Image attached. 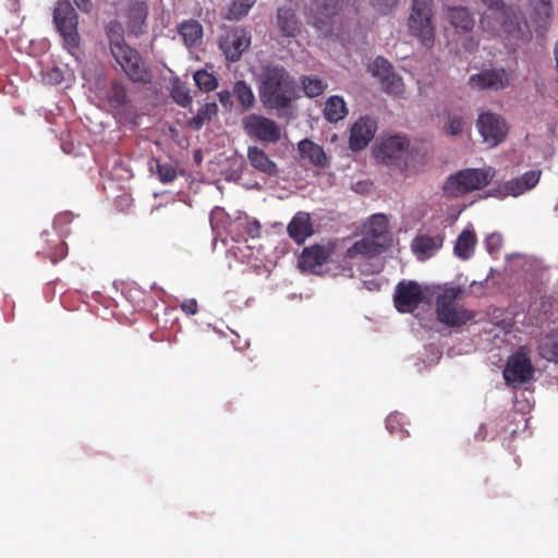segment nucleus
Returning <instances> with one entry per match:
<instances>
[{
	"instance_id": "f257e3e1",
	"label": "nucleus",
	"mask_w": 558,
	"mask_h": 558,
	"mask_svg": "<svg viewBox=\"0 0 558 558\" xmlns=\"http://www.w3.org/2000/svg\"><path fill=\"white\" fill-rule=\"evenodd\" d=\"M495 177H448L442 191L448 197H462L473 191H484L485 197L505 198L519 196L533 189L539 177H515L512 180L500 183L494 181Z\"/></svg>"
},
{
	"instance_id": "f03ea898",
	"label": "nucleus",
	"mask_w": 558,
	"mask_h": 558,
	"mask_svg": "<svg viewBox=\"0 0 558 558\" xmlns=\"http://www.w3.org/2000/svg\"><path fill=\"white\" fill-rule=\"evenodd\" d=\"M481 2L489 10V13H485L481 19L484 31L508 40L510 45L531 38L532 32L523 22L521 14L507 8L504 0H481Z\"/></svg>"
},
{
	"instance_id": "7ed1b4c3",
	"label": "nucleus",
	"mask_w": 558,
	"mask_h": 558,
	"mask_svg": "<svg viewBox=\"0 0 558 558\" xmlns=\"http://www.w3.org/2000/svg\"><path fill=\"white\" fill-rule=\"evenodd\" d=\"M296 84L288 71L278 64H268L259 75L258 94L262 104L268 109L281 110L295 98Z\"/></svg>"
},
{
	"instance_id": "20e7f679",
	"label": "nucleus",
	"mask_w": 558,
	"mask_h": 558,
	"mask_svg": "<svg viewBox=\"0 0 558 558\" xmlns=\"http://www.w3.org/2000/svg\"><path fill=\"white\" fill-rule=\"evenodd\" d=\"M106 29L116 63L132 82L148 83L150 72L138 51L125 43L122 25L118 22H110Z\"/></svg>"
},
{
	"instance_id": "39448f33",
	"label": "nucleus",
	"mask_w": 558,
	"mask_h": 558,
	"mask_svg": "<svg viewBox=\"0 0 558 558\" xmlns=\"http://www.w3.org/2000/svg\"><path fill=\"white\" fill-rule=\"evenodd\" d=\"M463 294V289L457 287H446L435 301L437 319L449 327H461L475 318L473 311L466 310L457 304V300Z\"/></svg>"
},
{
	"instance_id": "423d86ee",
	"label": "nucleus",
	"mask_w": 558,
	"mask_h": 558,
	"mask_svg": "<svg viewBox=\"0 0 558 558\" xmlns=\"http://www.w3.org/2000/svg\"><path fill=\"white\" fill-rule=\"evenodd\" d=\"M432 0H413L408 27L422 46L432 48L435 43L436 29L433 23Z\"/></svg>"
},
{
	"instance_id": "0eeeda50",
	"label": "nucleus",
	"mask_w": 558,
	"mask_h": 558,
	"mask_svg": "<svg viewBox=\"0 0 558 558\" xmlns=\"http://www.w3.org/2000/svg\"><path fill=\"white\" fill-rule=\"evenodd\" d=\"M53 20L63 38L65 48L72 56H75L80 44L77 15L68 0H60L57 2Z\"/></svg>"
},
{
	"instance_id": "6e6552de",
	"label": "nucleus",
	"mask_w": 558,
	"mask_h": 558,
	"mask_svg": "<svg viewBox=\"0 0 558 558\" xmlns=\"http://www.w3.org/2000/svg\"><path fill=\"white\" fill-rule=\"evenodd\" d=\"M409 153V138L399 134L384 137L373 147V157L376 162L387 166H401Z\"/></svg>"
},
{
	"instance_id": "1a4fd4ad",
	"label": "nucleus",
	"mask_w": 558,
	"mask_h": 558,
	"mask_svg": "<svg viewBox=\"0 0 558 558\" xmlns=\"http://www.w3.org/2000/svg\"><path fill=\"white\" fill-rule=\"evenodd\" d=\"M344 0H311L304 11L306 22L323 34H328L332 19L340 12Z\"/></svg>"
},
{
	"instance_id": "9d476101",
	"label": "nucleus",
	"mask_w": 558,
	"mask_h": 558,
	"mask_svg": "<svg viewBox=\"0 0 558 558\" xmlns=\"http://www.w3.org/2000/svg\"><path fill=\"white\" fill-rule=\"evenodd\" d=\"M426 289L413 280H402L396 286L393 303L398 312L412 313L421 303L428 302Z\"/></svg>"
},
{
	"instance_id": "9b49d317",
	"label": "nucleus",
	"mask_w": 558,
	"mask_h": 558,
	"mask_svg": "<svg viewBox=\"0 0 558 558\" xmlns=\"http://www.w3.org/2000/svg\"><path fill=\"white\" fill-rule=\"evenodd\" d=\"M251 45V34L242 27H225L219 38V48L226 59L236 62Z\"/></svg>"
},
{
	"instance_id": "f8f14e48",
	"label": "nucleus",
	"mask_w": 558,
	"mask_h": 558,
	"mask_svg": "<svg viewBox=\"0 0 558 558\" xmlns=\"http://www.w3.org/2000/svg\"><path fill=\"white\" fill-rule=\"evenodd\" d=\"M335 251L332 244H314L303 248L299 257V268L302 272L320 274L322 268L329 263Z\"/></svg>"
},
{
	"instance_id": "ddd939ff",
	"label": "nucleus",
	"mask_w": 558,
	"mask_h": 558,
	"mask_svg": "<svg viewBox=\"0 0 558 558\" xmlns=\"http://www.w3.org/2000/svg\"><path fill=\"white\" fill-rule=\"evenodd\" d=\"M245 133L256 140L275 143L280 138V129L277 123L259 114H250L242 121Z\"/></svg>"
},
{
	"instance_id": "4468645a",
	"label": "nucleus",
	"mask_w": 558,
	"mask_h": 558,
	"mask_svg": "<svg viewBox=\"0 0 558 558\" xmlns=\"http://www.w3.org/2000/svg\"><path fill=\"white\" fill-rule=\"evenodd\" d=\"M533 373L531 360L525 354L518 353L509 359L504 369V378L508 385L519 388L532 379Z\"/></svg>"
},
{
	"instance_id": "2eb2a0df",
	"label": "nucleus",
	"mask_w": 558,
	"mask_h": 558,
	"mask_svg": "<svg viewBox=\"0 0 558 558\" xmlns=\"http://www.w3.org/2000/svg\"><path fill=\"white\" fill-rule=\"evenodd\" d=\"M512 73L502 68L487 69L473 74L469 78V85L476 89L500 90L510 85Z\"/></svg>"
},
{
	"instance_id": "dca6fc26",
	"label": "nucleus",
	"mask_w": 558,
	"mask_h": 558,
	"mask_svg": "<svg viewBox=\"0 0 558 558\" xmlns=\"http://www.w3.org/2000/svg\"><path fill=\"white\" fill-rule=\"evenodd\" d=\"M476 124L483 141L492 147L501 143L507 135V125L504 119L496 113L480 114Z\"/></svg>"
},
{
	"instance_id": "f3484780",
	"label": "nucleus",
	"mask_w": 558,
	"mask_h": 558,
	"mask_svg": "<svg viewBox=\"0 0 558 558\" xmlns=\"http://www.w3.org/2000/svg\"><path fill=\"white\" fill-rule=\"evenodd\" d=\"M377 122L368 117H361L350 129V147L352 150L364 149L374 138Z\"/></svg>"
},
{
	"instance_id": "a211bd4d",
	"label": "nucleus",
	"mask_w": 558,
	"mask_h": 558,
	"mask_svg": "<svg viewBox=\"0 0 558 558\" xmlns=\"http://www.w3.org/2000/svg\"><path fill=\"white\" fill-rule=\"evenodd\" d=\"M287 232L296 244H303L314 233L310 214L298 211L289 222Z\"/></svg>"
},
{
	"instance_id": "6ab92c4d",
	"label": "nucleus",
	"mask_w": 558,
	"mask_h": 558,
	"mask_svg": "<svg viewBox=\"0 0 558 558\" xmlns=\"http://www.w3.org/2000/svg\"><path fill=\"white\" fill-rule=\"evenodd\" d=\"M41 239L45 246L38 253L47 257L52 264H57L68 255V245L59 236L51 238L49 232H44Z\"/></svg>"
},
{
	"instance_id": "aec40b11",
	"label": "nucleus",
	"mask_w": 558,
	"mask_h": 558,
	"mask_svg": "<svg viewBox=\"0 0 558 558\" xmlns=\"http://www.w3.org/2000/svg\"><path fill=\"white\" fill-rule=\"evenodd\" d=\"M298 150L301 159L316 167H325L327 165V156L323 147L310 140H302L298 145Z\"/></svg>"
},
{
	"instance_id": "412c9836",
	"label": "nucleus",
	"mask_w": 558,
	"mask_h": 558,
	"mask_svg": "<svg viewBox=\"0 0 558 558\" xmlns=\"http://www.w3.org/2000/svg\"><path fill=\"white\" fill-rule=\"evenodd\" d=\"M277 24L284 36L295 37L300 32V23L291 7H281L277 13Z\"/></svg>"
},
{
	"instance_id": "4be33fe9",
	"label": "nucleus",
	"mask_w": 558,
	"mask_h": 558,
	"mask_svg": "<svg viewBox=\"0 0 558 558\" xmlns=\"http://www.w3.org/2000/svg\"><path fill=\"white\" fill-rule=\"evenodd\" d=\"M385 250V245L381 240L375 239L371 235L364 236L362 240L355 242L349 250V256L354 257L355 255H364L366 257H373L379 255Z\"/></svg>"
},
{
	"instance_id": "5701e85b",
	"label": "nucleus",
	"mask_w": 558,
	"mask_h": 558,
	"mask_svg": "<svg viewBox=\"0 0 558 558\" xmlns=\"http://www.w3.org/2000/svg\"><path fill=\"white\" fill-rule=\"evenodd\" d=\"M446 17L458 33H468L474 26V19L465 8H449Z\"/></svg>"
},
{
	"instance_id": "b1692460",
	"label": "nucleus",
	"mask_w": 558,
	"mask_h": 558,
	"mask_svg": "<svg viewBox=\"0 0 558 558\" xmlns=\"http://www.w3.org/2000/svg\"><path fill=\"white\" fill-rule=\"evenodd\" d=\"M475 245V232L473 230L465 229L459 234L453 251L456 256L465 260L473 255Z\"/></svg>"
},
{
	"instance_id": "393cba45",
	"label": "nucleus",
	"mask_w": 558,
	"mask_h": 558,
	"mask_svg": "<svg viewBox=\"0 0 558 558\" xmlns=\"http://www.w3.org/2000/svg\"><path fill=\"white\" fill-rule=\"evenodd\" d=\"M128 26L133 34L141 32L142 25L147 17V8L144 2H132L126 10Z\"/></svg>"
},
{
	"instance_id": "a878e982",
	"label": "nucleus",
	"mask_w": 558,
	"mask_h": 558,
	"mask_svg": "<svg viewBox=\"0 0 558 558\" xmlns=\"http://www.w3.org/2000/svg\"><path fill=\"white\" fill-rule=\"evenodd\" d=\"M348 108L342 97L331 96L326 100L324 116L330 123H336L345 118Z\"/></svg>"
},
{
	"instance_id": "bb28decb",
	"label": "nucleus",
	"mask_w": 558,
	"mask_h": 558,
	"mask_svg": "<svg viewBox=\"0 0 558 558\" xmlns=\"http://www.w3.org/2000/svg\"><path fill=\"white\" fill-rule=\"evenodd\" d=\"M178 29L187 47H196L202 43L203 27L197 21H185Z\"/></svg>"
},
{
	"instance_id": "cd10ccee",
	"label": "nucleus",
	"mask_w": 558,
	"mask_h": 558,
	"mask_svg": "<svg viewBox=\"0 0 558 558\" xmlns=\"http://www.w3.org/2000/svg\"><path fill=\"white\" fill-rule=\"evenodd\" d=\"M234 229L240 235H247L251 239H257L262 233V225L256 218L247 215L239 216L233 222Z\"/></svg>"
},
{
	"instance_id": "c85d7f7f",
	"label": "nucleus",
	"mask_w": 558,
	"mask_h": 558,
	"mask_svg": "<svg viewBox=\"0 0 558 558\" xmlns=\"http://www.w3.org/2000/svg\"><path fill=\"white\" fill-rule=\"evenodd\" d=\"M368 235L384 241L388 233V218L384 214H374L369 217L366 226Z\"/></svg>"
},
{
	"instance_id": "c756f323",
	"label": "nucleus",
	"mask_w": 558,
	"mask_h": 558,
	"mask_svg": "<svg viewBox=\"0 0 558 558\" xmlns=\"http://www.w3.org/2000/svg\"><path fill=\"white\" fill-rule=\"evenodd\" d=\"M538 350L544 359L558 362V330L541 339Z\"/></svg>"
},
{
	"instance_id": "7c9ffc66",
	"label": "nucleus",
	"mask_w": 558,
	"mask_h": 558,
	"mask_svg": "<svg viewBox=\"0 0 558 558\" xmlns=\"http://www.w3.org/2000/svg\"><path fill=\"white\" fill-rule=\"evenodd\" d=\"M247 156L250 162L256 170L264 173H271L274 171L275 163L258 147H250Z\"/></svg>"
},
{
	"instance_id": "2f4dec72",
	"label": "nucleus",
	"mask_w": 558,
	"mask_h": 558,
	"mask_svg": "<svg viewBox=\"0 0 558 558\" xmlns=\"http://www.w3.org/2000/svg\"><path fill=\"white\" fill-rule=\"evenodd\" d=\"M218 112V106L216 102H207L204 106H202L197 114L190 120L189 125L193 130H199L202 126L209 122Z\"/></svg>"
},
{
	"instance_id": "473e14b6",
	"label": "nucleus",
	"mask_w": 558,
	"mask_h": 558,
	"mask_svg": "<svg viewBox=\"0 0 558 558\" xmlns=\"http://www.w3.org/2000/svg\"><path fill=\"white\" fill-rule=\"evenodd\" d=\"M440 244V241L430 235H421L413 240L412 248L417 256L425 257L428 253L437 250Z\"/></svg>"
},
{
	"instance_id": "72a5a7b5",
	"label": "nucleus",
	"mask_w": 558,
	"mask_h": 558,
	"mask_svg": "<svg viewBox=\"0 0 558 558\" xmlns=\"http://www.w3.org/2000/svg\"><path fill=\"white\" fill-rule=\"evenodd\" d=\"M233 93L244 109H250L255 104V95L248 84L238 81L233 86Z\"/></svg>"
},
{
	"instance_id": "f704fd0d",
	"label": "nucleus",
	"mask_w": 558,
	"mask_h": 558,
	"mask_svg": "<svg viewBox=\"0 0 558 558\" xmlns=\"http://www.w3.org/2000/svg\"><path fill=\"white\" fill-rule=\"evenodd\" d=\"M533 10L535 22L538 23L539 28H544L553 16L550 0H534Z\"/></svg>"
},
{
	"instance_id": "c9c22d12",
	"label": "nucleus",
	"mask_w": 558,
	"mask_h": 558,
	"mask_svg": "<svg viewBox=\"0 0 558 558\" xmlns=\"http://www.w3.org/2000/svg\"><path fill=\"white\" fill-rule=\"evenodd\" d=\"M305 95L310 98L320 96L327 88V84L317 76H304L301 81Z\"/></svg>"
},
{
	"instance_id": "e433bc0d",
	"label": "nucleus",
	"mask_w": 558,
	"mask_h": 558,
	"mask_svg": "<svg viewBox=\"0 0 558 558\" xmlns=\"http://www.w3.org/2000/svg\"><path fill=\"white\" fill-rule=\"evenodd\" d=\"M405 417L402 413L393 412L386 418V427L390 434H397L402 439L409 436L408 429L404 427Z\"/></svg>"
},
{
	"instance_id": "4c0bfd02",
	"label": "nucleus",
	"mask_w": 558,
	"mask_h": 558,
	"mask_svg": "<svg viewBox=\"0 0 558 558\" xmlns=\"http://www.w3.org/2000/svg\"><path fill=\"white\" fill-rule=\"evenodd\" d=\"M380 82L388 94L401 95L404 92L402 77L393 71L387 76V78H383Z\"/></svg>"
},
{
	"instance_id": "58836bf2",
	"label": "nucleus",
	"mask_w": 558,
	"mask_h": 558,
	"mask_svg": "<svg viewBox=\"0 0 558 558\" xmlns=\"http://www.w3.org/2000/svg\"><path fill=\"white\" fill-rule=\"evenodd\" d=\"M465 119L461 113L452 112L448 114L445 132L449 135L457 136L464 130Z\"/></svg>"
},
{
	"instance_id": "ea45409f",
	"label": "nucleus",
	"mask_w": 558,
	"mask_h": 558,
	"mask_svg": "<svg viewBox=\"0 0 558 558\" xmlns=\"http://www.w3.org/2000/svg\"><path fill=\"white\" fill-rule=\"evenodd\" d=\"M372 74L379 80L387 78L393 71L391 64L383 57H377L369 66Z\"/></svg>"
},
{
	"instance_id": "a19ab883",
	"label": "nucleus",
	"mask_w": 558,
	"mask_h": 558,
	"mask_svg": "<svg viewBox=\"0 0 558 558\" xmlns=\"http://www.w3.org/2000/svg\"><path fill=\"white\" fill-rule=\"evenodd\" d=\"M196 85L204 90H213L217 87L216 77L205 70L196 71L194 74Z\"/></svg>"
},
{
	"instance_id": "79ce46f5",
	"label": "nucleus",
	"mask_w": 558,
	"mask_h": 558,
	"mask_svg": "<svg viewBox=\"0 0 558 558\" xmlns=\"http://www.w3.org/2000/svg\"><path fill=\"white\" fill-rule=\"evenodd\" d=\"M253 0H234L229 9L228 19L238 20L248 13Z\"/></svg>"
},
{
	"instance_id": "37998d69",
	"label": "nucleus",
	"mask_w": 558,
	"mask_h": 558,
	"mask_svg": "<svg viewBox=\"0 0 558 558\" xmlns=\"http://www.w3.org/2000/svg\"><path fill=\"white\" fill-rule=\"evenodd\" d=\"M106 97L111 104L120 106L126 101V90L122 85L114 83Z\"/></svg>"
},
{
	"instance_id": "c03bdc74",
	"label": "nucleus",
	"mask_w": 558,
	"mask_h": 558,
	"mask_svg": "<svg viewBox=\"0 0 558 558\" xmlns=\"http://www.w3.org/2000/svg\"><path fill=\"white\" fill-rule=\"evenodd\" d=\"M172 96L174 101L182 107H187L192 102V97L190 96L189 92L184 88H177L175 90H173Z\"/></svg>"
},
{
	"instance_id": "a18cd8bd",
	"label": "nucleus",
	"mask_w": 558,
	"mask_h": 558,
	"mask_svg": "<svg viewBox=\"0 0 558 558\" xmlns=\"http://www.w3.org/2000/svg\"><path fill=\"white\" fill-rule=\"evenodd\" d=\"M374 183L369 179L357 181L353 185V191L359 194H369L373 190Z\"/></svg>"
},
{
	"instance_id": "49530a36",
	"label": "nucleus",
	"mask_w": 558,
	"mask_h": 558,
	"mask_svg": "<svg viewBox=\"0 0 558 558\" xmlns=\"http://www.w3.org/2000/svg\"><path fill=\"white\" fill-rule=\"evenodd\" d=\"M369 3L381 12H386L395 7L399 0H368Z\"/></svg>"
},
{
	"instance_id": "de8ad7c7",
	"label": "nucleus",
	"mask_w": 558,
	"mask_h": 558,
	"mask_svg": "<svg viewBox=\"0 0 558 558\" xmlns=\"http://www.w3.org/2000/svg\"><path fill=\"white\" fill-rule=\"evenodd\" d=\"M180 308L187 315H195L198 311L197 301L189 299L181 303Z\"/></svg>"
},
{
	"instance_id": "09e8293b",
	"label": "nucleus",
	"mask_w": 558,
	"mask_h": 558,
	"mask_svg": "<svg viewBox=\"0 0 558 558\" xmlns=\"http://www.w3.org/2000/svg\"><path fill=\"white\" fill-rule=\"evenodd\" d=\"M116 205L119 208H129L132 205V199L129 195H121L117 197Z\"/></svg>"
},
{
	"instance_id": "8fccbe9b",
	"label": "nucleus",
	"mask_w": 558,
	"mask_h": 558,
	"mask_svg": "<svg viewBox=\"0 0 558 558\" xmlns=\"http://www.w3.org/2000/svg\"><path fill=\"white\" fill-rule=\"evenodd\" d=\"M454 174H459V175H462V174H489V170H483V169H477V168H468V169L459 170Z\"/></svg>"
},
{
	"instance_id": "3c124183",
	"label": "nucleus",
	"mask_w": 558,
	"mask_h": 558,
	"mask_svg": "<svg viewBox=\"0 0 558 558\" xmlns=\"http://www.w3.org/2000/svg\"><path fill=\"white\" fill-rule=\"evenodd\" d=\"M76 5L83 10V11H88L89 9V0H74Z\"/></svg>"
},
{
	"instance_id": "603ef678",
	"label": "nucleus",
	"mask_w": 558,
	"mask_h": 558,
	"mask_svg": "<svg viewBox=\"0 0 558 558\" xmlns=\"http://www.w3.org/2000/svg\"><path fill=\"white\" fill-rule=\"evenodd\" d=\"M487 437V432L485 425H481L478 432L476 434V438L480 440H485Z\"/></svg>"
},
{
	"instance_id": "864d4df0",
	"label": "nucleus",
	"mask_w": 558,
	"mask_h": 558,
	"mask_svg": "<svg viewBox=\"0 0 558 558\" xmlns=\"http://www.w3.org/2000/svg\"><path fill=\"white\" fill-rule=\"evenodd\" d=\"M476 46H477V43H475L472 39H469L468 44H465V49L466 50H473Z\"/></svg>"
},
{
	"instance_id": "5fc2aeb1",
	"label": "nucleus",
	"mask_w": 558,
	"mask_h": 558,
	"mask_svg": "<svg viewBox=\"0 0 558 558\" xmlns=\"http://www.w3.org/2000/svg\"><path fill=\"white\" fill-rule=\"evenodd\" d=\"M175 177H168V175H165V177H159L160 179V182L163 183V184H168L170 183Z\"/></svg>"
},
{
	"instance_id": "6e6d98bb",
	"label": "nucleus",
	"mask_w": 558,
	"mask_h": 558,
	"mask_svg": "<svg viewBox=\"0 0 558 558\" xmlns=\"http://www.w3.org/2000/svg\"><path fill=\"white\" fill-rule=\"evenodd\" d=\"M524 174H531V175L542 174V171L541 170H530V171H526Z\"/></svg>"
},
{
	"instance_id": "4d7b16f0",
	"label": "nucleus",
	"mask_w": 558,
	"mask_h": 558,
	"mask_svg": "<svg viewBox=\"0 0 558 558\" xmlns=\"http://www.w3.org/2000/svg\"><path fill=\"white\" fill-rule=\"evenodd\" d=\"M228 180H231L233 179L234 181H238V180H241L242 177L241 175H238V177H226Z\"/></svg>"
}]
</instances>
